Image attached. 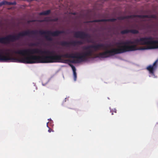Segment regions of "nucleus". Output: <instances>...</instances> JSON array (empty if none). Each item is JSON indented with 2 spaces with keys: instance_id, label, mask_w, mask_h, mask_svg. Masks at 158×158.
Wrapping results in <instances>:
<instances>
[{
  "instance_id": "5",
  "label": "nucleus",
  "mask_w": 158,
  "mask_h": 158,
  "mask_svg": "<svg viewBox=\"0 0 158 158\" xmlns=\"http://www.w3.org/2000/svg\"><path fill=\"white\" fill-rule=\"evenodd\" d=\"M19 58H16L11 57L9 53L4 55L3 53H0V62H17L19 63Z\"/></svg>"
},
{
  "instance_id": "13",
  "label": "nucleus",
  "mask_w": 158,
  "mask_h": 158,
  "mask_svg": "<svg viewBox=\"0 0 158 158\" xmlns=\"http://www.w3.org/2000/svg\"><path fill=\"white\" fill-rule=\"evenodd\" d=\"M69 42L66 41H62L60 42V44L62 46H69Z\"/></svg>"
},
{
  "instance_id": "8",
  "label": "nucleus",
  "mask_w": 158,
  "mask_h": 158,
  "mask_svg": "<svg viewBox=\"0 0 158 158\" xmlns=\"http://www.w3.org/2000/svg\"><path fill=\"white\" fill-rule=\"evenodd\" d=\"M38 33L36 34L39 33L41 35L48 34L52 36H56L59 35L60 34L65 33V31H58L56 30L54 31H51L48 30L45 31H37Z\"/></svg>"
},
{
  "instance_id": "11",
  "label": "nucleus",
  "mask_w": 158,
  "mask_h": 158,
  "mask_svg": "<svg viewBox=\"0 0 158 158\" xmlns=\"http://www.w3.org/2000/svg\"><path fill=\"white\" fill-rule=\"evenodd\" d=\"M120 33L122 34H127L129 33H131L133 34H138L139 33V31L136 29H126L121 31Z\"/></svg>"
},
{
  "instance_id": "24",
  "label": "nucleus",
  "mask_w": 158,
  "mask_h": 158,
  "mask_svg": "<svg viewBox=\"0 0 158 158\" xmlns=\"http://www.w3.org/2000/svg\"><path fill=\"white\" fill-rule=\"evenodd\" d=\"M49 79L47 80V82H46V83L45 84H44L43 83H42V84L43 85V86L45 85L46 84H47L49 82Z\"/></svg>"
},
{
  "instance_id": "26",
  "label": "nucleus",
  "mask_w": 158,
  "mask_h": 158,
  "mask_svg": "<svg viewBox=\"0 0 158 158\" xmlns=\"http://www.w3.org/2000/svg\"><path fill=\"white\" fill-rule=\"evenodd\" d=\"M149 49H158V46H157L156 47V48H149Z\"/></svg>"
},
{
  "instance_id": "28",
  "label": "nucleus",
  "mask_w": 158,
  "mask_h": 158,
  "mask_svg": "<svg viewBox=\"0 0 158 158\" xmlns=\"http://www.w3.org/2000/svg\"><path fill=\"white\" fill-rule=\"evenodd\" d=\"M114 112H115V113H116V110H115V111H114Z\"/></svg>"
},
{
  "instance_id": "14",
  "label": "nucleus",
  "mask_w": 158,
  "mask_h": 158,
  "mask_svg": "<svg viewBox=\"0 0 158 158\" xmlns=\"http://www.w3.org/2000/svg\"><path fill=\"white\" fill-rule=\"evenodd\" d=\"M7 1L6 0H3L2 2H0V6L5 5H7Z\"/></svg>"
},
{
  "instance_id": "22",
  "label": "nucleus",
  "mask_w": 158,
  "mask_h": 158,
  "mask_svg": "<svg viewBox=\"0 0 158 158\" xmlns=\"http://www.w3.org/2000/svg\"><path fill=\"white\" fill-rule=\"evenodd\" d=\"M77 44H83V42L81 40H78L77 41Z\"/></svg>"
},
{
  "instance_id": "18",
  "label": "nucleus",
  "mask_w": 158,
  "mask_h": 158,
  "mask_svg": "<svg viewBox=\"0 0 158 158\" xmlns=\"http://www.w3.org/2000/svg\"><path fill=\"white\" fill-rule=\"evenodd\" d=\"M107 20V21H111V22H114L117 19L115 18H110L108 19H106Z\"/></svg>"
},
{
  "instance_id": "4",
  "label": "nucleus",
  "mask_w": 158,
  "mask_h": 158,
  "mask_svg": "<svg viewBox=\"0 0 158 158\" xmlns=\"http://www.w3.org/2000/svg\"><path fill=\"white\" fill-rule=\"evenodd\" d=\"M19 34L17 35H9L8 36L0 37V43L4 44H9L10 42H14L20 39Z\"/></svg>"
},
{
  "instance_id": "27",
  "label": "nucleus",
  "mask_w": 158,
  "mask_h": 158,
  "mask_svg": "<svg viewBox=\"0 0 158 158\" xmlns=\"http://www.w3.org/2000/svg\"><path fill=\"white\" fill-rule=\"evenodd\" d=\"M145 17H148V15H145L144 16Z\"/></svg>"
},
{
  "instance_id": "12",
  "label": "nucleus",
  "mask_w": 158,
  "mask_h": 158,
  "mask_svg": "<svg viewBox=\"0 0 158 158\" xmlns=\"http://www.w3.org/2000/svg\"><path fill=\"white\" fill-rule=\"evenodd\" d=\"M107 20L106 19H94L91 21V22H99L102 21H106Z\"/></svg>"
},
{
  "instance_id": "15",
  "label": "nucleus",
  "mask_w": 158,
  "mask_h": 158,
  "mask_svg": "<svg viewBox=\"0 0 158 158\" xmlns=\"http://www.w3.org/2000/svg\"><path fill=\"white\" fill-rule=\"evenodd\" d=\"M7 5H15L17 4V3L15 1H14L13 2H10L7 1Z\"/></svg>"
},
{
  "instance_id": "25",
  "label": "nucleus",
  "mask_w": 158,
  "mask_h": 158,
  "mask_svg": "<svg viewBox=\"0 0 158 158\" xmlns=\"http://www.w3.org/2000/svg\"><path fill=\"white\" fill-rule=\"evenodd\" d=\"M40 15H44V11L40 12Z\"/></svg>"
},
{
  "instance_id": "23",
  "label": "nucleus",
  "mask_w": 158,
  "mask_h": 158,
  "mask_svg": "<svg viewBox=\"0 0 158 158\" xmlns=\"http://www.w3.org/2000/svg\"><path fill=\"white\" fill-rule=\"evenodd\" d=\"M48 132L49 133H50L51 132H54V131L51 128H49V129L48 130Z\"/></svg>"
},
{
  "instance_id": "16",
  "label": "nucleus",
  "mask_w": 158,
  "mask_h": 158,
  "mask_svg": "<svg viewBox=\"0 0 158 158\" xmlns=\"http://www.w3.org/2000/svg\"><path fill=\"white\" fill-rule=\"evenodd\" d=\"M40 43L39 42L37 43H32L30 44V45L32 46H37L39 45Z\"/></svg>"
},
{
  "instance_id": "7",
  "label": "nucleus",
  "mask_w": 158,
  "mask_h": 158,
  "mask_svg": "<svg viewBox=\"0 0 158 158\" xmlns=\"http://www.w3.org/2000/svg\"><path fill=\"white\" fill-rule=\"evenodd\" d=\"M158 66V59L156 60L152 65H149L147 68V69L148 71L149 77L154 78H157V77L154 74V72L157 69Z\"/></svg>"
},
{
  "instance_id": "10",
  "label": "nucleus",
  "mask_w": 158,
  "mask_h": 158,
  "mask_svg": "<svg viewBox=\"0 0 158 158\" xmlns=\"http://www.w3.org/2000/svg\"><path fill=\"white\" fill-rule=\"evenodd\" d=\"M37 30H32L30 31L29 30L24 31L19 33V35L20 37H23L25 36L28 35L30 34H32L35 35L38 33Z\"/></svg>"
},
{
  "instance_id": "3",
  "label": "nucleus",
  "mask_w": 158,
  "mask_h": 158,
  "mask_svg": "<svg viewBox=\"0 0 158 158\" xmlns=\"http://www.w3.org/2000/svg\"><path fill=\"white\" fill-rule=\"evenodd\" d=\"M133 43V41L129 40H127L125 42H117L116 43V44L118 48H113L112 51H109L107 52L110 53H114V54L117 55L128 52L136 50H144L149 49L144 48L136 49L131 45V44Z\"/></svg>"
},
{
  "instance_id": "9",
  "label": "nucleus",
  "mask_w": 158,
  "mask_h": 158,
  "mask_svg": "<svg viewBox=\"0 0 158 158\" xmlns=\"http://www.w3.org/2000/svg\"><path fill=\"white\" fill-rule=\"evenodd\" d=\"M153 39V37L152 36L145 37L137 39L135 41L137 43L142 44L151 45Z\"/></svg>"
},
{
  "instance_id": "19",
  "label": "nucleus",
  "mask_w": 158,
  "mask_h": 158,
  "mask_svg": "<svg viewBox=\"0 0 158 158\" xmlns=\"http://www.w3.org/2000/svg\"><path fill=\"white\" fill-rule=\"evenodd\" d=\"M44 15H48L51 12V10H47L44 11Z\"/></svg>"
},
{
  "instance_id": "21",
  "label": "nucleus",
  "mask_w": 158,
  "mask_h": 158,
  "mask_svg": "<svg viewBox=\"0 0 158 158\" xmlns=\"http://www.w3.org/2000/svg\"><path fill=\"white\" fill-rule=\"evenodd\" d=\"M72 43L74 46H75L77 44V41H73L72 42Z\"/></svg>"
},
{
  "instance_id": "20",
  "label": "nucleus",
  "mask_w": 158,
  "mask_h": 158,
  "mask_svg": "<svg viewBox=\"0 0 158 158\" xmlns=\"http://www.w3.org/2000/svg\"><path fill=\"white\" fill-rule=\"evenodd\" d=\"M158 44V40H153L152 41V43H151V44Z\"/></svg>"
},
{
  "instance_id": "2",
  "label": "nucleus",
  "mask_w": 158,
  "mask_h": 158,
  "mask_svg": "<svg viewBox=\"0 0 158 158\" xmlns=\"http://www.w3.org/2000/svg\"><path fill=\"white\" fill-rule=\"evenodd\" d=\"M107 45V44H105ZM105 44L101 43L95 45H89L84 47V51L81 53H77L76 52L74 54L72 52L70 53H67L63 55L66 58H77V60H73L70 61L73 64H80L82 62H89L91 60L96 58L99 59H104L114 56L115 58L121 59L119 57H117L115 56L114 53H110L108 51H112L107 50V46L104 47Z\"/></svg>"
},
{
  "instance_id": "17",
  "label": "nucleus",
  "mask_w": 158,
  "mask_h": 158,
  "mask_svg": "<svg viewBox=\"0 0 158 158\" xmlns=\"http://www.w3.org/2000/svg\"><path fill=\"white\" fill-rule=\"evenodd\" d=\"M45 38L47 40L50 41H53L52 38L51 37L48 36H45Z\"/></svg>"
},
{
  "instance_id": "29",
  "label": "nucleus",
  "mask_w": 158,
  "mask_h": 158,
  "mask_svg": "<svg viewBox=\"0 0 158 158\" xmlns=\"http://www.w3.org/2000/svg\"><path fill=\"white\" fill-rule=\"evenodd\" d=\"M32 37L33 38H35V37L34 36H32Z\"/></svg>"
},
{
  "instance_id": "1",
  "label": "nucleus",
  "mask_w": 158,
  "mask_h": 158,
  "mask_svg": "<svg viewBox=\"0 0 158 158\" xmlns=\"http://www.w3.org/2000/svg\"><path fill=\"white\" fill-rule=\"evenodd\" d=\"M30 50L29 49H23L14 51L15 53L23 56L19 58V63L32 64L59 62L68 64L73 71V80L74 81H76V69L74 65L68 63L69 62L73 63L70 61V60H62L60 56L53 55L55 53L54 51L51 52L48 50H42L38 48H33L31 50L32 54H30L28 53Z\"/></svg>"
},
{
  "instance_id": "6",
  "label": "nucleus",
  "mask_w": 158,
  "mask_h": 158,
  "mask_svg": "<svg viewBox=\"0 0 158 158\" xmlns=\"http://www.w3.org/2000/svg\"><path fill=\"white\" fill-rule=\"evenodd\" d=\"M75 37L77 38H80L85 39L88 43H93L92 39H90L91 37V35L83 31H78L74 33Z\"/></svg>"
}]
</instances>
